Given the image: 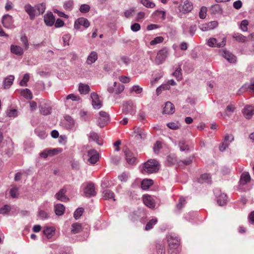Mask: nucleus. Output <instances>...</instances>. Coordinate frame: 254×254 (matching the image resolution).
Listing matches in <instances>:
<instances>
[{"instance_id": "2eb2a0df", "label": "nucleus", "mask_w": 254, "mask_h": 254, "mask_svg": "<svg viewBox=\"0 0 254 254\" xmlns=\"http://www.w3.org/2000/svg\"><path fill=\"white\" fill-rule=\"evenodd\" d=\"M218 26V22L216 21H213L207 23L201 24L200 28L202 31H208L213 29Z\"/></svg>"}, {"instance_id": "473e14b6", "label": "nucleus", "mask_w": 254, "mask_h": 254, "mask_svg": "<svg viewBox=\"0 0 254 254\" xmlns=\"http://www.w3.org/2000/svg\"><path fill=\"white\" fill-rule=\"evenodd\" d=\"M10 49L12 53L18 56H21L23 53L22 48L18 46L11 45Z\"/></svg>"}, {"instance_id": "f704fd0d", "label": "nucleus", "mask_w": 254, "mask_h": 254, "mask_svg": "<svg viewBox=\"0 0 254 254\" xmlns=\"http://www.w3.org/2000/svg\"><path fill=\"white\" fill-rule=\"evenodd\" d=\"M89 138L93 141H96L99 145H102L103 144V141L102 139H100L97 133L92 132L90 133Z\"/></svg>"}, {"instance_id": "338daca9", "label": "nucleus", "mask_w": 254, "mask_h": 254, "mask_svg": "<svg viewBox=\"0 0 254 254\" xmlns=\"http://www.w3.org/2000/svg\"><path fill=\"white\" fill-rule=\"evenodd\" d=\"M142 88H141L140 87H139L138 85H135V86H133L132 87V88L130 89V93H131L132 92H134L137 94H139L142 92Z\"/></svg>"}, {"instance_id": "680f3d73", "label": "nucleus", "mask_w": 254, "mask_h": 254, "mask_svg": "<svg viewBox=\"0 0 254 254\" xmlns=\"http://www.w3.org/2000/svg\"><path fill=\"white\" fill-rule=\"evenodd\" d=\"M73 2L72 1H66L64 4V8L68 10H71L73 7Z\"/></svg>"}, {"instance_id": "c03bdc74", "label": "nucleus", "mask_w": 254, "mask_h": 254, "mask_svg": "<svg viewBox=\"0 0 254 254\" xmlns=\"http://www.w3.org/2000/svg\"><path fill=\"white\" fill-rule=\"evenodd\" d=\"M11 210V206L9 205H4L0 208V214H7Z\"/></svg>"}, {"instance_id": "bf43d9fd", "label": "nucleus", "mask_w": 254, "mask_h": 254, "mask_svg": "<svg viewBox=\"0 0 254 254\" xmlns=\"http://www.w3.org/2000/svg\"><path fill=\"white\" fill-rule=\"evenodd\" d=\"M192 157H190L189 158L184 161H180L179 162H178V164L179 166L182 165L181 163L185 165H189L192 163Z\"/></svg>"}, {"instance_id": "ddd939ff", "label": "nucleus", "mask_w": 254, "mask_h": 254, "mask_svg": "<svg viewBox=\"0 0 254 254\" xmlns=\"http://www.w3.org/2000/svg\"><path fill=\"white\" fill-rule=\"evenodd\" d=\"M167 56V51L163 49L160 50L156 56L155 61L157 64H161L166 58Z\"/></svg>"}, {"instance_id": "393cba45", "label": "nucleus", "mask_w": 254, "mask_h": 254, "mask_svg": "<svg viewBox=\"0 0 254 254\" xmlns=\"http://www.w3.org/2000/svg\"><path fill=\"white\" fill-rule=\"evenodd\" d=\"M25 10L29 14L31 19H33L36 14V10L29 4H27L24 6Z\"/></svg>"}, {"instance_id": "a878e982", "label": "nucleus", "mask_w": 254, "mask_h": 254, "mask_svg": "<svg viewBox=\"0 0 254 254\" xmlns=\"http://www.w3.org/2000/svg\"><path fill=\"white\" fill-rule=\"evenodd\" d=\"M175 84V82L174 80H170L168 82L167 84H162L159 87L157 88L156 89V93L157 95H159L162 90L169 89L170 88V85H174Z\"/></svg>"}, {"instance_id": "0eeeda50", "label": "nucleus", "mask_w": 254, "mask_h": 254, "mask_svg": "<svg viewBox=\"0 0 254 254\" xmlns=\"http://www.w3.org/2000/svg\"><path fill=\"white\" fill-rule=\"evenodd\" d=\"M2 23L5 28L12 29L14 27L12 17L8 14L4 15L2 18Z\"/></svg>"}, {"instance_id": "c756f323", "label": "nucleus", "mask_w": 254, "mask_h": 254, "mask_svg": "<svg viewBox=\"0 0 254 254\" xmlns=\"http://www.w3.org/2000/svg\"><path fill=\"white\" fill-rule=\"evenodd\" d=\"M97 54L95 52H92L88 56L86 63L88 64H91L97 60Z\"/></svg>"}, {"instance_id": "0e129e2a", "label": "nucleus", "mask_w": 254, "mask_h": 254, "mask_svg": "<svg viewBox=\"0 0 254 254\" xmlns=\"http://www.w3.org/2000/svg\"><path fill=\"white\" fill-rule=\"evenodd\" d=\"M167 127L172 129H177L179 128V125L177 123H169L167 125Z\"/></svg>"}, {"instance_id": "4d7b16f0", "label": "nucleus", "mask_w": 254, "mask_h": 254, "mask_svg": "<svg viewBox=\"0 0 254 254\" xmlns=\"http://www.w3.org/2000/svg\"><path fill=\"white\" fill-rule=\"evenodd\" d=\"M37 9L38 11V14H43L45 10V4L44 3H40L36 6Z\"/></svg>"}, {"instance_id": "2f4dec72", "label": "nucleus", "mask_w": 254, "mask_h": 254, "mask_svg": "<svg viewBox=\"0 0 254 254\" xmlns=\"http://www.w3.org/2000/svg\"><path fill=\"white\" fill-rule=\"evenodd\" d=\"M64 206L62 204H57L55 205V211L57 215H62L64 213Z\"/></svg>"}, {"instance_id": "864d4df0", "label": "nucleus", "mask_w": 254, "mask_h": 254, "mask_svg": "<svg viewBox=\"0 0 254 254\" xmlns=\"http://www.w3.org/2000/svg\"><path fill=\"white\" fill-rule=\"evenodd\" d=\"M129 177L128 174L124 172L119 176L118 178L121 182H126Z\"/></svg>"}, {"instance_id": "774afa93", "label": "nucleus", "mask_w": 254, "mask_h": 254, "mask_svg": "<svg viewBox=\"0 0 254 254\" xmlns=\"http://www.w3.org/2000/svg\"><path fill=\"white\" fill-rule=\"evenodd\" d=\"M185 204H186L185 199L183 197H181L179 199V202L178 204L177 205V207L179 209H181Z\"/></svg>"}, {"instance_id": "b1692460", "label": "nucleus", "mask_w": 254, "mask_h": 254, "mask_svg": "<svg viewBox=\"0 0 254 254\" xmlns=\"http://www.w3.org/2000/svg\"><path fill=\"white\" fill-rule=\"evenodd\" d=\"M181 7V9H180V10L185 13L191 11L193 8V5L191 2L187 0L184 2V4Z\"/></svg>"}, {"instance_id": "4c0bfd02", "label": "nucleus", "mask_w": 254, "mask_h": 254, "mask_svg": "<svg viewBox=\"0 0 254 254\" xmlns=\"http://www.w3.org/2000/svg\"><path fill=\"white\" fill-rule=\"evenodd\" d=\"M233 38L235 39V40L239 42H246L247 41V38L240 33L234 34L233 35Z\"/></svg>"}, {"instance_id": "052dcab7", "label": "nucleus", "mask_w": 254, "mask_h": 254, "mask_svg": "<svg viewBox=\"0 0 254 254\" xmlns=\"http://www.w3.org/2000/svg\"><path fill=\"white\" fill-rule=\"evenodd\" d=\"M162 148V143L157 141L154 146V151L155 153H158L159 150Z\"/></svg>"}, {"instance_id": "c9c22d12", "label": "nucleus", "mask_w": 254, "mask_h": 254, "mask_svg": "<svg viewBox=\"0 0 254 254\" xmlns=\"http://www.w3.org/2000/svg\"><path fill=\"white\" fill-rule=\"evenodd\" d=\"M82 230V226L78 223H75L72 225L71 232L72 234L79 233Z\"/></svg>"}, {"instance_id": "20e7f679", "label": "nucleus", "mask_w": 254, "mask_h": 254, "mask_svg": "<svg viewBox=\"0 0 254 254\" xmlns=\"http://www.w3.org/2000/svg\"><path fill=\"white\" fill-rule=\"evenodd\" d=\"M221 39L222 41L219 42L218 39L216 38H210L207 41L208 45L210 47H223L226 45V38L224 37Z\"/></svg>"}, {"instance_id": "f8f14e48", "label": "nucleus", "mask_w": 254, "mask_h": 254, "mask_svg": "<svg viewBox=\"0 0 254 254\" xmlns=\"http://www.w3.org/2000/svg\"><path fill=\"white\" fill-rule=\"evenodd\" d=\"M84 192L86 197L95 196L96 192L95 190L94 184L92 183H88L84 188Z\"/></svg>"}, {"instance_id": "603ef678", "label": "nucleus", "mask_w": 254, "mask_h": 254, "mask_svg": "<svg viewBox=\"0 0 254 254\" xmlns=\"http://www.w3.org/2000/svg\"><path fill=\"white\" fill-rule=\"evenodd\" d=\"M163 40L164 39L162 37H157L150 42V45H154L156 44L162 43L163 41Z\"/></svg>"}, {"instance_id": "6e6552de", "label": "nucleus", "mask_w": 254, "mask_h": 254, "mask_svg": "<svg viewBox=\"0 0 254 254\" xmlns=\"http://www.w3.org/2000/svg\"><path fill=\"white\" fill-rule=\"evenodd\" d=\"M90 97L92 100V104L95 109H99L102 106V102L99 95L95 92L91 93Z\"/></svg>"}, {"instance_id": "1a4fd4ad", "label": "nucleus", "mask_w": 254, "mask_h": 254, "mask_svg": "<svg viewBox=\"0 0 254 254\" xmlns=\"http://www.w3.org/2000/svg\"><path fill=\"white\" fill-rule=\"evenodd\" d=\"M81 26H83L85 28H87L90 26V22L86 18L80 17L75 20L74 27L75 29L79 30Z\"/></svg>"}, {"instance_id": "58836bf2", "label": "nucleus", "mask_w": 254, "mask_h": 254, "mask_svg": "<svg viewBox=\"0 0 254 254\" xmlns=\"http://www.w3.org/2000/svg\"><path fill=\"white\" fill-rule=\"evenodd\" d=\"M210 177L209 174H204L201 175L198 179V182L200 183H203V182L209 183L210 182Z\"/></svg>"}, {"instance_id": "6e6d98bb", "label": "nucleus", "mask_w": 254, "mask_h": 254, "mask_svg": "<svg viewBox=\"0 0 254 254\" xmlns=\"http://www.w3.org/2000/svg\"><path fill=\"white\" fill-rule=\"evenodd\" d=\"M249 22L247 20H243L241 23L240 28L243 31H247Z\"/></svg>"}, {"instance_id": "e2e57ef3", "label": "nucleus", "mask_w": 254, "mask_h": 254, "mask_svg": "<svg viewBox=\"0 0 254 254\" xmlns=\"http://www.w3.org/2000/svg\"><path fill=\"white\" fill-rule=\"evenodd\" d=\"M154 14L160 17L162 20H164L165 19L166 13L164 11L157 10L154 12Z\"/></svg>"}, {"instance_id": "39448f33", "label": "nucleus", "mask_w": 254, "mask_h": 254, "mask_svg": "<svg viewBox=\"0 0 254 254\" xmlns=\"http://www.w3.org/2000/svg\"><path fill=\"white\" fill-rule=\"evenodd\" d=\"M135 112L136 106L132 101H128L124 105L123 112L125 114L133 115Z\"/></svg>"}, {"instance_id": "7ed1b4c3", "label": "nucleus", "mask_w": 254, "mask_h": 254, "mask_svg": "<svg viewBox=\"0 0 254 254\" xmlns=\"http://www.w3.org/2000/svg\"><path fill=\"white\" fill-rule=\"evenodd\" d=\"M123 152L125 154L126 160L129 165H135L137 162L136 157L127 147L123 148Z\"/></svg>"}, {"instance_id": "72a5a7b5", "label": "nucleus", "mask_w": 254, "mask_h": 254, "mask_svg": "<svg viewBox=\"0 0 254 254\" xmlns=\"http://www.w3.org/2000/svg\"><path fill=\"white\" fill-rule=\"evenodd\" d=\"M153 182L151 179H144L141 184V186L142 189L147 190L149 187L153 185Z\"/></svg>"}, {"instance_id": "79ce46f5", "label": "nucleus", "mask_w": 254, "mask_h": 254, "mask_svg": "<svg viewBox=\"0 0 254 254\" xmlns=\"http://www.w3.org/2000/svg\"><path fill=\"white\" fill-rule=\"evenodd\" d=\"M157 222V219L156 218H153L150 220L146 224L145 226V230L148 231L151 229L154 225Z\"/></svg>"}, {"instance_id": "aec40b11", "label": "nucleus", "mask_w": 254, "mask_h": 254, "mask_svg": "<svg viewBox=\"0 0 254 254\" xmlns=\"http://www.w3.org/2000/svg\"><path fill=\"white\" fill-rule=\"evenodd\" d=\"M66 191V190L65 188H63L60 190L55 195L56 198L62 201H67L68 200V198L65 195Z\"/></svg>"}, {"instance_id": "6ab92c4d", "label": "nucleus", "mask_w": 254, "mask_h": 254, "mask_svg": "<svg viewBox=\"0 0 254 254\" xmlns=\"http://www.w3.org/2000/svg\"><path fill=\"white\" fill-rule=\"evenodd\" d=\"M44 21L48 26H51L54 25L55 18L52 12L48 13L45 15Z\"/></svg>"}, {"instance_id": "cd10ccee", "label": "nucleus", "mask_w": 254, "mask_h": 254, "mask_svg": "<svg viewBox=\"0 0 254 254\" xmlns=\"http://www.w3.org/2000/svg\"><path fill=\"white\" fill-rule=\"evenodd\" d=\"M89 86L84 83H80L78 86V91L81 94H87L90 91Z\"/></svg>"}, {"instance_id": "bb28decb", "label": "nucleus", "mask_w": 254, "mask_h": 254, "mask_svg": "<svg viewBox=\"0 0 254 254\" xmlns=\"http://www.w3.org/2000/svg\"><path fill=\"white\" fill-rule=\"evenodd\" d=\"M102 196L104 199H113L114 201L115 200V194L113 192L109 190H105L102 192Z\"/></svg>"}, {"instance_id": "09e8293b", "label": "nucleus", "mask_w": 254, "mask_h": 254, "mask_svg": "<svg viewBox=\"0 0 254 254\" xmlns=\"http://www.w3.org/2000/svg\"><path fill=\"white\" fill-rule=\"evenodd\" d=\"M207 8L206 7L203 6L201 8L199 13V16L201 19H204L206 16Z\"/></svg>"}, {"instance_id": "c85d7f7f", "label": "nucleus", "mask_w": 254, "mask_h": 254, "mask_svg": "<svg viewBox=\"0 0 254 254\" xmlns=\"http://www.w3.org/2000/svg\"><path fill=\"white\" fill-rule=\"evenodd\" d=\"M251 181V177L248 172H244L241 176L240 182L243 185H245L250 182Z\"/></svg>"}, {"instance_id": "69168bd1", "label": "nucleus", "mask_w": 254, "mask_h": 254, "mask_svg": "<svg viewBox=\"0 0 254 254\" xmlns=\"http://www.w3.org/2000/svg\"><path fill=\"white\" fill-rule=\"evenodd\" d=\"M51 110L50 107H41L40 112L43 115H47L51 113Z\"/></svg>"}, {"instance_id": "de8ad7c7", "label": "nucleus", "mask_w": 254, "mask_h": 254, "mask_svg": "<svg viewBox=\"0 0 254 254\" xmlns=\"http://www.w3.org/2000/svg\"><path fill=\"white\" fill-rule=\"evenodd\" d=\"M167 161L170 165L174 164L177 162L176 157L175 155H169L167 157Z\"/></svg>"}, {"instance_id": "13d9d810", "label": "nucleus", "mask_w": 254, "mask_h": 254, "mask_svg": "<svg viewBox=\"0 0 254 254\" xmlns=\"http://www.w3.org/2000/svg\"><path fill=\"white\" fill-rule=\"evenodd\" d=\"M173 75L174 77L177 78L181 77V68L180 66L176 68V70L173 73Z\"/></svg>"}, {"instance_id": "a211bd4d", "label": "nucleus", "mask_w": 254, "mask_h": 254, "mask_svg": "<svg viewBox=\"0 0 254 254\" xmlns=\"http://www.w3.org/2000/svg\"><path fill=\"white\" fill-rule=\"evenodd\" d=\"M243 114L247 119H251L254 114V107L250 105L246 106L243 110Z\"/></svg>"}, {"instance_id": "7c9ffc66", "label": "nucleus", "mask_w": 254, "mask_h": 254, "mask_svg": "<svg viewBox=\"0 0 254 254\" xmlns=\"http://www.w3.org/2000/svg\"><path fill=\"white\" fill-rule=\"evenodd\" d=\"M227 197L226 194L221 193L217 196V203L220 206H223L227 203Z\"/></svg>"}, {"instance_id": "5701e85b", "label": "nucleus", "mask_w": 254, "mask_h": 254, "mask_svg": "<svg viewBox=\"0 0 254 254\" xmlns=\"http://www.w3.org/2000/svg\"><path fill=\"white\" fill-rule=\"evenodd\" d=\"M55 228L54 227H45L43 230L44 234L48 239L51 238L55 234Z\"/></svg>"}, {"instance_id": "9b49d317", "label": "nucleus", "mask_w": 254, "mask_h": 254, "mask_svg": "<svg viewBox=\"0 0 254 254\" xmlns=\"http://www.w3.org/2000/svg\"><path fill=\"white\" fill-rule=\"evenodd\" d=\"M87 154L89 157L88 162L91 164H94L99 159V154L95 150L91 149L89 150Z\"/></svg>"}, {"instance_id": "4468645a", "label": "nucleus", "mask_w": 254, "mask_h": 254, "mask_svg": "<svg viewBox=\"0 0 254 254\" xmlns=\"http://www.w3.org/2000/svg\"><path fill=\"white\" fill-rule=\"evenodd\" d=\"M133 130L134 133L136 134L135 135V138L137 140H141L146 137V133L143 128L138 127H134Z\"/></svg>"}, {"instance_id": "a19ab883", "label": "nucleus", "mask_w": 254, "mask_h": 254, "mask_svg": "<svg viewBox=\"0 0 254 254\" xmlns=\"http://www.w3.org/2000/svg\"><path fill=\"white\" fill-rule=\"evenodd\" d=\"M140 3L147 8H154L155 4L150 0H140Z\"/></svg>"}, {"instance_id": "a18cd8bd", "label": "nucleus", "mask_w": 254, "mask_h": 254, "mask_svg": "<svg viewBox=\"0 0 254 254\" xmlns=\"http://www.w3.org/2000/svg\"><path fill=\"white\" fill-rule=\"evenodd\" d=\"M157 254H165V250L164 245L162 244L156 245Z\"/></svg>"}, {"instance_id": "f257e3e1", "label": "nucleus", "mask_w": 254, "mask_h": 254, "mask_svg": "<svg viewBox=\"0 0 254 254\" xmlns=\"http://www.w3.org/2000/svg\"><path fill=\"white\" fill-rule=\"evenodd\" d=\"M159 169V164L155 159H150L144 163L141 169L142 174H152L157 172Z\"/></svg>"}, {"instance_id": "412c9836", "label": "nucleus", "mask_w": 254, "mask_h": 254, "mask_svg": "<svg viewBox=\"0 0 254 254\" xmlns=\"http://www.w3.org/2000/svg\"><path fill=\"white\" fill-rule=\"evenodd\" d=\"M175 112V107L170 102H167L164 107L163 113L166 114H172Z\"/></svg>"}, {"instance_id": "37998d69", "label": "nucleus", "mask_w": 254, "mask_h": 254, "mask_svg": "<svg viewBox=\"0 0 254 254\" xmlns=\"http://www.w3.org/2000/svg\"><path fill=\"white\" fill-rule=\"evenodd\" d=\"M9 193L11 197H17L19 195L18 188L16 186H13L10 190Z\"/></svg>"}, {"instance_id": "9d476101", "label": "nucleus", "mask_w": 254, "mask_h": 254, "mask_svg": "<svg viewBox=\"0 0 254 254\" xmlns=\"http://www.w3.org/2000/svg\"><path fill=\"white\" fill-rule=\"evenodd\" d=\"M99 126L100 127H104L107 124L109 120V114L104 111H101L99 112Z\"/></svg>"}, {"instance_id": "8fccbe9b", "label": "nucleus", "mask_w": 254, "mask_h": 254, "mask_svg": "<svg viewBox=\"0 0 254 254\" xmlns=\"http://www.w3.org/2000/svg\"><path fill=\"white\" fill-rule=\"evenodd\" d=\"M83 212V209L82 208H77L74 213V217L75 219H78L82 214Z\"/></svg>"}, {"instance_id": "e433bc0d", "label": "nucleus", "mask_w": 254, "mask_h": 254, "mask_svg": "<svg viewBox=\"0 0 254 254\" xmlns=\"http://www.w3.org/2000/svg\"><path fill=\"white\" fill-rule=\"evenodd\" d=\"M20 94L26 99H31L33 97L31 92L28 89L22 90L20 92Z\"/></svg>"}, {"instance_id": "f3484780", "label": "nucleus", "mask_w": 254, "mask_h": 254, "mask_svg": "<svg viewBox=\"0 0 254 254\" xmlns=\"http://www.w3.org/2000/svg\"><path fill=\"white\" fill-rule=\"evenodd\" d=\"M221 55L225 59L231 63H234L236 61V57L226 50L222 51Z\"/></svg>"}, {"instance_id": "49530a36", "label": "nucleus", "mask_w": 254, "mask_h": 254, "mask_svg": "<svg viewBox=\"0 0 254 254\" xmlns=\"http://www.w3.org/2000/svg\"><path fill=\"white\" fill-rule=\"evenodd\" d=\"M69 99L71 100L72 101H78L80 100L81 98L80 96L78 95H76L74 94H70L66 97V100H68Z\"/></svg>"}, {"instance_id": "dca6fc26", "label": "nucleus", "mask_w": 254, "mask_h": 254, "mask_svg": "<svg viewBox=\"0 0 254 254\" xmlns=\"http://www.w3.org/2000/svg\"><path fill=\"white\" fill-rule=\"evenodd\" d=\"M143 201L144 204L150 208H154L155 206L154 200L150 195H144L143 197Z\"/></svg>"}, {"instance_id": "4be33fe9", "label": "nucleus", "mask_w": 254, "mask_h": 254, "mask_svg": "<svg viewBox=\"0 0 254 254\" xmlns=\"http://www.w3.org/2000/svg\"><path fill=\"white\" fill-rule=\"evenodd\" d=\"M168 242L170 249L171 248L174 249L176 251L175 253H176L177 250L176 249L179 245V241L178 239L176 238H174L172 236H170L168 238Z\"/></svg>"}, {"instance_id": "3c124183", "label": "nucleus", "mask_w": 254, "mask_h": 254, "mask_svg": "<svg viewBox=\"0 0 254 254\" xmlns=\"http://www.w3.org/2000/svg\"><path fill=\"white\" fill-rule=\"evenodd\" d=\"M80 116L84 120H88L90 119V115L87 111L81 110L79 113Z\"/></svg>"}, {"instance_id": "423d86ee", "label": "nucleus", "mask_w": 254, "mask_h": 254, "mask_svg": "<svg viewBox=\"0 0 254 254\" xmlns=\"http://www.w3.org/2000/svg\"><path fill=\"white\" fill-rule=\"evenodd\" d=\"M62 151L61 148H55L53 149H45L42 151L40 155L41 157L43 158H46L48 156H53L57 155Z\"/></svg>"}, {"instance_id": "ea45409f", "label": "nucleus", "mask_w": 254, "mask_h": 254, "mask_svg": "<svg viewBox=\"0 0 254 254\" xmlns=\"http://www.w3.org/2000/svg\"><path fill=\"white\" fill-rule=\"evenodd\" d=\"M179 146L181 151H188L189 150V145L184 140H181L179 141Z\"/></svg>"}, {"instance_id": "f03ea898", "label": "nucleus", "mask_w": 254, "mask_h": 254, "mask_svg": "<svg viewBox=\"0 0 254 254\" xmlns=\"http://www.w3.org/2000/svg\"><path fill=\"white\" fill-rule=\"evenodd\" d=\"M121 81L118 80L110 83L108 88V91L110 93H115L116 94L121 93L124 89V86Z\"/></svg>"}, {"instance_id": "5fc2aeb1", "label": "nucleus", "mask_w": 254, "mask_h": 254, "mask_svg": "<svg viewBox=\"0 0 254 254\" xmlns=\"http://www.w3.org/2000/svg\"><path fill=\"white\" fill-rule=\"evenodd\" d=\"M79 10L81 13H87L90 10V6L88 4H82L80 6Z\"/></svg>"}]
</instances>
